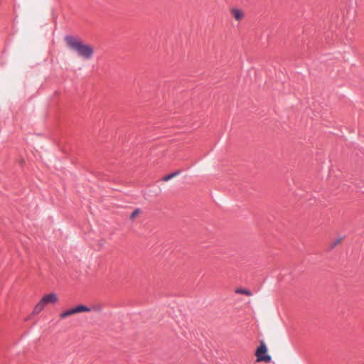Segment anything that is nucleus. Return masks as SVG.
<instances>
[{
    "label": "nucleus",
    "mask_w": 364,
    "mask_h": 364,
    "mask_svg": "<svg viewBox=\"0 0 364 364\" xmlns=\"http://www.w3.org/2000/svg\"><path fill=\"white\" fill-rule=\"evenodd\" d=\"M268 348L264 341H260V345L255 350V356L257 357V362L270 363L272 361V356L267 354Z\"/></svg>",
    "instance_id": "f03ea898"
},
{
    "label": "nucleus",
    "mask_w": 364,
    "mask_h": 364,
    "mask_svg": "<svg viewBox=\"0 0 364 364\" xmlns=\"http://www.w3.org/2000/svg\"><path fill=\"white\" fill-rule=\"evenodd\" d=\"M90 309L85 305L78 304L77 306L68 309L61 314H60L59 316L61 319L65 318L68 316H70L73 314L81 313V312H89L90 311Z\"/></svg>",
    "instance_id": "7ed1b4c3"
},
{
    "label": "nucleus",
    "mask_w": 364,
    "mask_h": 364,
    "mask_svg": "<svg viewBox=\"0 0 364 364\" xmlns=\"http://www.w3.org/2000/svg\"><path fill=\"white\" fill-rule=\"evenodd\" d=\"M343 237H338L337 238L331 245V248H333L334 247H336L341 240H342Z\"/></svg>",
    "instance_id": "1a4fd4ad"
},
{
    "label": "nucleus",
    "mask_w": 364,
    "mask_h": 364,
    "mask_svg": "<svg viewBox=\"0 0 364 364\" xmlns=\"http://www.w3.org/2000/svg\"><path fill=\"white\" fill-rule=\"evenodd\" d=\"M68 46L77 52V55L85 60H90L94 55V48L89 44L84 43L80 38L68 35L65 37Z\"/></svg>",
    "instance_id": "f257e3e1"
},
{
    "label": "nucleus",
    "mask_w": 364,
    "mask_h": 364,
    "mask_svg": "<svg viewBox=\"0 0 364 364\" xmlns=\"http://www.w3.org/2000/svg\"><path fill=\"white\" fill-rule=\"evenodd\" d=\"M42 303L54 304L58 301V296L55 293H50L43 296L42 298Z\"/></svg>",
    "instance_id": "20e7f679"
},
{
    "label": "nucleus",
    "mask_w": 364,
    "mask_h": 364,
    "mask_svg": "<svg viewBox=\"0 0 364 364\" xmlns=\"http://www.w3.org/2000/svg\"><path fill=\"white\" fill-rule=\"evenodd\" d=\"M232 14H233L234 18L237 21H240L244 17V14H243L242 11L239 9H237V8H233L232 9Z\"/></svg>",
    "instance_id": "39448f33"
},
{
    "label": "nucleus",
    "mask_w": 364,
    "mask_h": 364,
    "mask_svg": "<svg viewBox=\"0 0 364 364\" xmlns=\"http://www.w3.org/2000/svg\"><path fill=\"white\" fill-rule=\"evenodd\" d=\"M179 173H180V171H174V172H173V173H169V174H168V175L165 176L162 178V180H163L164 181H169L170 179H171L172 178H173V177L176 176L177 175H178V174H179Z\"/></svg>",
    "instance_id": "423d86ee"
},
{
    "label": "nucleus",
    "mask_w": 364,
    "mask_h": 364,
    "mask_svg": "<svg viewBox=\"0 0 364 364\" xmlns=\"http://www.w3.org/2000/svg\"><path fill=\"white\" fill-rule=\"evenodd\" d=\"M41 311H41V309H40L38 308V306L36 305V306H35V307L33 308V310L32 314H33V315H37V314H38Z\"/></svg>",
    "instance_id": "6e6552de"
},
{
    "label": "nucleus",
    "mask_w": 364,
    "mask_h": 364,
    "mask_svg": "<svg viewBox=\"0 0 364 364\" xmlns=\"http://www.w3.org/2000/svg\"><path fill=\"white\" fill-rule=\"evenodd\" d=\"M45 305H46V304H45V303H42V299H41V300L38 301V303L36 304V306H38V308H39L40 309H41V311H43V309H44V307H45Z\"/></svg>",
    "instance_id": "9d476101"
},
{
    "label": "nucleus",
    "mask_w": 364,
    "mask_h": 364,
    "mask_svg": "<svg viewBox=\"0 0 364 364\" xmlns=\"http://www.w3.org/2000/svg\"><path fill=\"white\" fill-rule=\"evenodd\" d=\"M139 213V208H136V210H134L132 214L130 215V218H134L138 213Z\"/></svg>",
    "instance_id": "9b49d317"
},
{
    "label": "nucleus",
    "mask_w": 364,
    "mask_h": 364,
    "mask_svg": "<svg viewBox=\"0 0 364 364\" xmlns=\"http://www.w3.org/2000/svg\"><path fill=\"white\" fill-rule=\"evenodd\" d=\"M237 293L243 294L247 296H251L252 293L251 291L246 289H239L236 291Z\"/></svg>",
    "instance_id": "0eeeda50"
}]
</instances>
